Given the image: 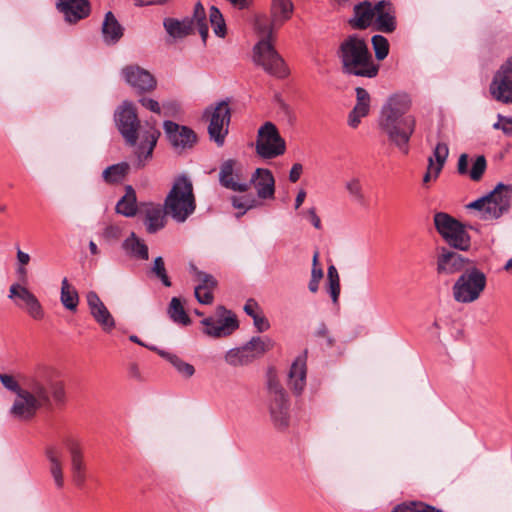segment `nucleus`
<instances>
[{
  "label": "nucleus",
  "instance_id": "obj_27",
  "mask_svg": "<svg viewBox=\"0 0 512 512\" xmlns=\"http://www.w3.org/2000/svg\"><path fill=\"white\" fill-rule=\"evenodd\" d=\"M306 351L292 363L288 373V386L296 394L302 393L306 386Z\"/></svg>",
  "mask_w": 512,
  "mask_h": 512
},
{
  "label": "nucleus",
  "instance_id": "obj_31",
  "mask_svg": "<svg viewBox=\"0 0 512 512\" xmlns=\"http://www.w3.org/2000/svg\"><path fill=\"white\" fill-rule=\"evenodd\" d=\"M200 284L195 287V297L199 303L209 305L213 302V290L217 285L216 279L207 273L198 272Z\"/></svg>",
  "mask_w": 512,
  "mask_h": 512
},
{
  "label": "nucleus",
  "instance_id": "obj_59",
  "mask_svg": "<svg viewBox=\"0 0 512 512\" xmlns=\"http://www.w3.org/2000/svg\"><path fill=\"white\" fill-rule=\"evenodd\" d=\"M303 166L300 163H295L289 173V180L292 183H296L302 174Z\"/></svg>",
  "mask_w": 512,
  "mask_h": 512
},
{
  "label": "nucleus",
  "instance_id": "obj_26",
  "mask_svg": "<svg viewBox=\"0 0 512 512\" xmlns=\"http://www.w3.org/2000/svg\"><path fill=\"white\" fill-rule=\"evenodd\" d=\"M250 183L254 184L260 199H273L275 195V179L272 172L266 168H257L252 174Z\"/></svg>",
  "mask_w": 512,
  "mask_h": 512
},
{
  "label": "nucleus",
  "instance_id": "obj_44",
  "mask_svg": "<svg viewBox=\"0 0 512 512\" xmlns=\"http://www.w3.org/2000/svg\"><path fill=\"white\" fill-rule=\"evenodd\" d=\"M130 254L140 260L149 259L148 246L134 232H130Z\"/></svg>",
  "mask_w": 512,
  "mask_h": 512
},
{
  "label": "nucleus",
  "instance_id": "obj_48",
  "mask_svg": "<svg viewBox=\"0 0 512 512\" xmlns=\"http://www.w3.org/2000/svg\"><path fill=\"white\" fill-rule=\"evenodd\" d=\"M372 45L377 60L382 61L388 56L389 42L384 36L374 35L372 37Z\"/></svg>",
  "mask_w": 512,
  "mask_h": 512
},
{
  "label": "nucleus",
  "instance_id": "obj_1",
  "mask_svg": "<svg viewBox=\"0 0 512 512\" xmlns=\"http://www.w3.org/2000/svg\"><path fill=\"white\" fill-rule=\"evenodd\" d=\"M51 399L57 404L65 401L64 383L53 366L38 364L25 377L23 388L19 389L10 408V415L19 421L31 420Z\"/></svg>",
  "mask_w": 512,
  "mask_h": 512
},
{
  "label": "nucleus",
  "instance_id": "obj_39",
  "mask_svg": "<svg viewBox=\"0 0 512 512\" xmlns=\"http://www.w3.org/2000/svg\"><path fill=\"white\" fill-rule=\"evenodd\" d=\"M190 19H193V27L197 26L202 41L205 43L208 37L209 30L208 25L206 23V11L204 6L200 2H197L195 4L193 16Z\"/></svg>",
  "mask_w": 512,
  "mask_h": 512
},
{
  "label": "nucleus",
  "instance_id": "obj_55",
  "mask_svg": "<svg viewBox=\"0 0 512 512\" xmlns=\"http://www.w3.org/2000/svg\"><path fill=\"white\" fill-rule=\"evenodd\" d=\"M253 323L259 332H265L270 328L269 321L261 314H258L253 318Z\"/></svg>",
  "mask_w": 512,
  "mask_h": 512
},
{
  "label": "nucleus",
  "instance_id": "obj_63",
  "mask_svg": "<svg viewBox=\"0 0 512 512\" xmlns=\"http://www.w3.org/2000/svg\"><path fill=\"white\" fill-rule=\"evenodd\" d=\"M370 110V105L366 103H359L357 102L352 111L356 114H360L363 116H367Z\"/></svg>",
  "mask_w": 512,
  "mask_h": 512
},
{
  "label": "nucleus",
  "instance_id": "obj_46",
  "mask_svg": "<svg viewBox=\"0 0 512 512\" xmlns=\"http://www.w3.org/2000/svg\"><path fill=\"white\" fill-rule=\"evenodd\" d=\"M328 291L334 303L338 302L340 295V278L334 265H330L327 270Z\"/></svg>",
  "mask_w": 512,
  "mask_h": 512
},
{
  "label": "nucleus",
  "instance_id": "obj_62",
  "mask_svg": "<svg viewBox=\"0 0 512 512\" xmlns=\"http://www.w3.org/2000/svg\"><path fill=\"white\" fill-rule=\"evenodd\" d=\"M363 115L356 114L354 111H351L348 116V124L352 128H357L363 118Z\"/></svg>",
  "mask_w": 512,
  "mask_h": 512
},
{
  "label": "nucleus",
  "instance_id": "obj_54",
  "mask_svg": "<svg viewBox=\"0 0 512 512\" xmlns=\"http://www.w3.org/2000/svg\"><path fill=\"white\" fill-rule=\"evenodd\" d=\"M139 103L147 110L156 114H161V107L158 101L149 97H141L139 99Z\"/></svg>",
  "mask_w": 512,
  "mask_h": 512
},
{
  "label": "nucleus",
  "instance_id": "obj_15",
  "mask_svg": "<svg viewBox=\"0 0 512 512\" xmlns=\"http://www.w3.org/2000/svg\"><path fill=\"white\" fill-rule=\"evenodd\" d=\"M268 391L271 420L277 429L283 430L288 427L290 419L287 394L275 378L269 379Z\"/></svg>",
  "mask_w": 512,
  "mask_h": 512
},
{
  "label": "nucleus",
  "instance_id": "obj_37",
  "mask_svg": "<svg viewBox=\"0 0 512 512\" xmlns=\"http://www.w3.org/2000/svg\"><path fill=\"white\" fill-rule=\"evenodd\" d=\"M127 174H128V164L126 162H122V163L107 167L103 171L102 176L106 183L118 184L125 179Z\"/></svg>",
  "mask_w": 512,
  "mask_h": 512
},
{
  "label": "nucleus",
  "instance_id": "obj_6",
  "mask_svg": "<svg viewBox=\"0 0 512 512\" xmlns=\"http://www.w3.org/2000/svg\"><path fill=\"white\" fill-rule=\"evenodd\" d=\"M163 205L165 213L178 223L185 222L195 212L193 184L187 176L180 175L174 179Z\"/></svg>",
  "mask_w": 512,
  "mask_h": 512
},
{
  "label": "nucleus",
  "instance_id": "obj_36",
  "mask_svg": "<svg viewBox=\"0 0 512 512\" xmlns=\"http://www.w3.org/2000/svg\"><path fill=\"white\" fill-rule=\"evenodd\" d=\"M448 154L449 149L447 144L444 142H439L433 150V155L428 158V163L432 168H434V179H437L440 172L442 171Z\"/></svg>",
  "mask_w": 512,
  "mask_h": 512
},
{
  "label": "nucleus",
  "instance_id": "obj_64",
  "mask_svg": "<svg viewBox=\"0 0 512 512\" xmlns=\"http://www.w3.org/2000/svg\"><path fill=\"white\" fill-rule=\"evenodd\" d=\"M17 261L20 265L25 266L30 262V255L20 249L17 250Z\"/></svg>",
  "mask_w": 512,
  "mask_h": 512
},
{
  "label": "nucleus",
  "instance_id": "obj_13",
  "mask_svg": "<svg viewBox=\"0 0 512 512\" xmlns=\"http://www.w3.org/2000/svg\"><path fill=\"white\" fill-rule=\"evenodd\" d=\"M255 150L263 159H273L286 151L285 140L272 122H265L258 130Z\"/></svg>",
  "mask_w": 512,
  "mask_h": 512
},
{
  "label": "nucleus",
  "instance_id": "obj_33",
  "mask_svg": "<svg viewBox=\"0 0 512 512\" xmlns=\"http://www.w3.org/2000/svg\"><path fill=\"white\" fill-rule=\"evenodd\" d=\"M163 26L168 33L174 39H182L186 36L193 33V19L189 17L184 18L183 20H178L175 18H165L163 21Z\"/></svg>",
  "mask_w": 512,
  "mask_h": 512
},
{
  "label": "nucleus",
  "instance_id": "obj_28",
  "mask_svg": "<svg viewBox=\"0 0 512 512\" xmlns=\"http://www.w3.org/2000/svg\"><path fill=\"white\" fill-rule=\"evenodd\" d=\"M235 163L236 162L234 160L228 159L221 164L219 182L223 187L232 191L246 192L250 187V183H240L236 180L233 173Z\"/></svg>",
  "mask_w": 512,
  "mask_h": 512
},
{
  "label": "nucleus",
  "instance_id": "obj_16",
  "mask_svg": "<svg viewBox=\"0 0 512 512\" xmlns=\"http://www.w3.org/2000/svg\"><path fill=\"white\" fill-rule=\"evenodd\" d=\"M494 100L502 104H512V56L503 62L494 73L489 85Z\"/></svg>",
  "mask_w": 512,
  "mask_h": 512
},
{
  "label": "nucleus",
  "instance_id": "obj_35",
  "mask_svg": "<svg viewBox=\"0 0 512 512\" xmlns=\"http://www.w3.org/2000/svg\"><path fill=\"white\" fill-rule=\"evenodd\" d=\"M153 350L157 351V353L165 358L168 362H170L173 367L184 377L190 378L195 373V368L193 365L184 362L177 354H173L171 352H167L164 350L152 348Z\"/></svg>",
  "mask_w": 512,
  "mask_h": 512
},
{
  "label": "nucleus",
  "instance_id": "obj_12",
  "mask_svg": "<svg viewBox=\"0 0 512 512\" xmlns=\"http://www.w3.org/2000/svg\"><path fill=\"white\" fill-rule=\"evenodd\" d=\"M273 341L268 337H252L245 345L230 349L225 354V361L231 366H243L260 358L272 349Z\"/></svg>",
  "mask_w": 512,
  "mask_h": 512
},
{
  "label": "nucleus",
  "instance_id": "obj_18",
  "mask_svg": "<svg viewBox=\"0 0 512 512\" xmlns=\"http://www.w3.org/2000/svg\"><path fill=\"white\" fill-rule=\"evenodd\" d=\"M10 299L15 300V304L25 310L27 314L34 320H42L44 318V309L37 297L25 286L14 283L9 288Z\"/></svg>",
  "mask_w": 512,
  "mask_h": 512
},
{
  "label": "nucleus",
  "instance_id": "obj_22",
  "mask_svg": "<svg viewBox=\"0 0 512 512\" xmlns=\"http://www.w3.org/2000/svg\"><path fill=\"white\" fill-rule=\"evenodd\" d=\"M90 314L105 333L115 328V320L96 292L90 291L86 295Z\"/></svg>",
  "mask_w": 512,
  "mask_h": 512
},
{
  "label": "nucleus",
  "instance_id": "obj_5",
  "mask_svg": "<svg viewBox=\"0 0 512 512\" xmlns=\"http://www.w3.org/2000/svg\"><path fill=\"white\" fill-rule=\"evenodd\" d=\"M337 54L345 74L366 78L378 74L379 65L374 63L366 41L358 35L348 36L340 44Z\"/></svg>",
  "mask_w": 512,
  "mask_h": 512
},
{
  "label": "nucleus",
  "instance_id": "obj_47",
  "mask_svg": "<svg viewBox=\"0 0 512 512\" xmlns=\"http://www.w3.org/2000/svg\"><path fill=\"white\" fill-rule=\"evenodd\" d=\"M209 19H210L211 25L213 27L214 33L218 37H221V38L225 37L226 23H225L222 13L220 12V10L217 7L212 6L210 8Z\"/></svg>",
  "mask_w": 512,
  "mask_h": 512
},
{
  "label": "nucleus",
  "instance_id": "obj_4",
  "mask_svg": "<svg viewBox=\"0 0 512 512\" xmlns=\"http://www.w3.org/2000/svg\"><path fill=\"white\" fill-rule=\"evenodd\" d=\"M255 29L262 36L261 40L254 47L255 63L272 76L277 78L287 77L289 69L273 45L275 30L279 29V27H276L271 19L268 21L265 15H260L255 19Z\"/></svg>",
  "mask_w": 512,
  "mask_h": 512
},
{
  "label": "nucleus",
  "instance_id": "obj_41",
  "mask_svg": "<svg viewBox=\"0 0 512 512\" xmlns=\"http://www.w3.org/2000/svg\"><path fill=\"white\" fill-rule=\"evenodd\" d=\"M345 188L350 197L358 204L365 205L366 198L363 191L361 181L357 177H353L346 181Z\"/></svg>",
  "mask_w": 512,
  "mask_h": 512
},
{
  "label": "nucleus",
  "instance_id": "obj_14",
  "mask_svg": "<svg viewBox=\"0 0 512 512\" xmlns=\"http://www.w3.org/2000/svg\"><path fill=\"white\" fill-rule=\"evenodd\" d=\"M62 443L69 454V468L73 484L83 488L87 480V464L85 461L84 447L80 438L67 435Z\"/></svg>",
  "mask_w": 512,
  "mask_h": 512
},
{
  "label": "nucleus",
  "instance_id": "obj_34",
  "mask_svg": "<svg viewBox=\"0 0 512 512\" xmlns=\"http://www.w3.org/2000/svg\"><path fill=\"white\" fill-rule=\"evenodd\" d=\"M60 300L62 305L69 311H76L79 304V295L74 286H72L67 278H63L61 282Z\"/></svg>",
  "mask_w": 512,
  "mask_h": 512
},
{
  "label": "nucleus",
  "instance_id": "obj_3",
  "mask_svg": "<svg viewBox=\"0 0 512 512\" xmlns=\"http://www.w3.org/2000/svg\"><path fill=\"white\" fill-rule=\"evenodd\" d=\"M159 137L155 123L142 124L130 103V169H143L152 161Z\"/></svg>",
  "mask_w": 512,
  "mask_h": 512
},
{
  "label": "nucleus",
  "instance_id": "obj_21",
  "mask_svg": "<svg viewBox=\"0 0 512 512\" xmlns=\"http://www.w3.org/2000/svg\"><path fill=\"white\" fill-rule=\"evenodd\" d=\"M56 8L69 24H76L91 13L88 0H56Z\"/></svg>",
  "mask_w": 512,
  "mask_h": 512
},
{
  "label": "nucleus",
  "instance_id": "obj_49",
  "mask_svg": "<svg viewBox=\"0 0 512 512\" xmlns=\"http://www.w3.org/2000/svg\"><path fill=\"white\" fill-rule=\"evenodd\" d=\"M486 167H487V162H486L485 156H483V155L477 156L475 161L472 164L471 169L468 172L471 180L480 181L483 177Z\"/></svg>",
  "mask_w": 512,
  "mask_h": 512
},
{
  "label": "nucleus",
  "instance_id": "obj_24",
  "mask_svg": "<svg viewBox=\"0 0 512 512\" xmlns=\"http://www.w3.org/2000/svg\"><path fill=\"white\" fill-rule=\"evenodd\" d=\"M376 17L375 28L383 33H392L396 29L395 9L387 0L378 1L375 4Z\"/></svg>",
  "mask_w": 512,
  "mask_h": 512
},
{
  "label": "nucleus",
  "instance_id": "obj_9",
  "mask_svg": "<svg viewBox=\"0 0 512 512\" xmlns=\"http://www.w3.org/2000/svg\"><path fill=\"white\" fill-rule=\"evenodd\" d=\"M434 225L442 238L454 249L466 251L470 247L471 239L465 226L454 217L445 212L434 215Z\"/></svg>",
  "mask_w": 512,
  "mask_h": 512
},
{
  "label": "nucleus",
  "instance_id": "obj_19",
  "mask_svg": "<svg viewBox=\"0 0 512 512\" xmlns=\"http://www.w3.org/2000/svg\"><path fill=\"white\" fill-rule=\"evenodd\" d=\"M217 315L224 318L215 320L212 317H208L202 320V324L205 326L204 332L207 335L217 338L225 337L232 334L239 327L236 316L226 310L225 307L219 306L217 308Z\"/></svg>",
  "mask_w": 512,
  "mask_h": 512
},
{
  "label": "nucleus",
  "instance_id": "obj_43",
  "mask_svg": "<svg viewBox=\"0 0 512 512\" xmlns=\"http://www.w3.org/2000/svg\"><path fill=\"white\" fill-rule=\"evenodd\" d=\"M391 512H443L421 501L404 502L397 505Z\"/></svg>",
  "mask_w": 512,
  "mask_h": 512
},
{
  "label": "nucleus",
  "instance_id": "obj_23",
  "mask_svg": "<svg viewBox=\"0 0 512 512\" xmlns=\"http://www.w3.org/2000/svg\"><path fill=\"white\" fill-rule=\"evenodd\" d=\"M48 461V470L53 479L55 487L62 489L65 485L63 451L56 444H49L44 450Z\"/></svg>",
  "mask_w": 512,
  "mask_h": 512
},
{
  "label": "nucleus",
  "instance_id": "obj_56",
  "mask_svg": "<svg viewBox=\"0 0 512 512\" xmlns=\"http://www.w3.org/2000/svg\"><path fill=\"white\" fill-rule=\"evenodd\" d=\"M259 310V305L254 299H248L244 305V311L247 315L254 318L257 316Z\"/></svg>",
  "mask_w": 512,
  "mask_h": 512
},
{
  "label": "nucleus",
  "instance_id": "obj_25",
  "mask_svg": "<svg viewBox=\"0 0 512 512\" xmlns=\"http://www.w3.org/2000/svg\"><path fill=\"white\" fill-rule=\"evenodd\" d=\"M130 86L138 94L150 93L156 89L157 80L150 71L139 65H130Z\"/></svg>",
  "mask_w": 512,
  "mask_h": 512
},
{
  "label": "nucleus",
  "instance_id": "obj_50",
  "mask_svg": "<svg viewBox=\"0 0 512 512\" xmlns=\"http://www.w3.org/2000/svg\"><path fill=\"white\" fill-rule=\"evenodd\" d=\"M494 129L502 130L505 135H512V117L498 115V121L493 124Z\"/></svg>",
  "mask_w": 512,
  "mask_h": 512
},
{
  "label": "nucleus",
  "instance_id": "obj_42",
  "mask_svg": "<svg viewBox=\"0 0 512 512\" xmlns=\"http://www.w3.org/2000/svg\"><path fill=\"white\" fill-rule=\"evenodd\" d=\"M149 273L151 276L160 280L165 287H171L172 282L167 274L164 259L161 256L154 259Z\"/></svg>",
  "mask_w": 512,
  "mask_h": 512
},
{
  "label": "nucleus",
  "instance_id": "obj_45",
  "mask_svg": "<svg viewBox=\"0 0 512 512\" xmlns=\"http://www.w3.org/2000/svg\"><path fill=\"white\" fill-rule=\"evenodd\" d=\"M115 122L123 138L128 141V101H123L116 110Z\"/></svg>",
  "mask_w": 512,
  "mask_h": 512
},
{
  "label": "nucleus",
  "instance_id": "obj_8",
  "mask_svg": "<svg viewBox=\"0 0 512 512\" xmlns=\"http://www.w3.org/2000/svg\"><path fill=\"white\" fill-rule=\"evenodd\" d=\"M487 285V277L475 265L469 266L452 286V295L456 302L473 303L478 300Z\"/></svg>",
  "mask_w": 512,
  "mask_h": 512
},
{
  "label": "nucleus",
  "instance_id": "obj_51",
  "mask_svg": "<svg viewBox=\"0 0 512 512\" xmlns=\"http://www.w3.org/2000/svg\"><path fill=\"white\" fill-rule=\"evenodd\" d=\"M323 277V271L321 268L313 267L311 272V279L308 284V288L312 293H316L319 288L320 280Z\"/></svg>",
  "mask_w": 512,
  "mask_h": 512
},
{
  "label": "nucleus",
  "instance_id": "obj_58",
  "mask_svg": "<svg viewBox=\"0 0 512 512\" xmlns=\"http://www.w3.org/2000/svg\"><path fill=\"white\" fill-rule=\"evenodd\" d=\"M306 215H307L308 220L312 223V225L316 229H321V227H322L321 220H320L319 216L317 215L316 209L314 207L308 209L306 212Z\"/></svg>",
  "mask_w": 512,
  "mask_h": 512
},
{
  "label": "nucleus",
  "instance_id": "obj_30",
  "mask_svg": "<svg viewBox=\"0 0 512 512\" xmlns=\"http://www.w3.org/2000/svg\"><path fill=\"white\" fill-rule=\"evenodd\" d=\"M294 12L292 0H271L270 19L276 27H282L289 21Z\"/></svg>",
  "mask_w": 512,
  "mask_h": 512
},
{
  "label": "nucleus",
  "instance_id": "obj_40",
  "mask_svg": "<svg viewBox=\"0 0 512 512\" xmlns=\"http://www.w3.org/2000/svg\"><path fill=\"white\" fill-rule=\"evenodd\" d=\"M231 202L234 208L242 209L236 214L237 218L243 216L248 210L258 207L261 203L253 195L233 196Z\"/></svg>",
  "mask_w": 512,
  "mask_h": 512
},
{
  "label": "nucleus",
  "instance_id": "obj_60",
  "mask_svg": "<svg viewBox=\"0 0 512 512\" xmlns=\"http://www.w3.org/2000/svg\"><path fill=\"white\" fill-rule=\"evenodd\" d=\"M457 170H458V173L459 174H468L469 170H468V155L467 154H461L459 159H458V164H457Z\"/></svg>",
  "mask_w": 512,
  "mask_h": 512
},
{
  "label": "nucleus",
  "instance_id": "obj_38",
  "mask_svg": "<svg viewBox=\"0 0 512 512\" xmlns=\"http://www.w3.org/2000/svg\"><path fill=\"white\" fill-rule=\"evenodd\" d=\"M170 318L177 324L188 325L191 320L186 313L181 301L177 297H173L168 307Z\"/></svg>",
  "mask_w": 512,
  "mask_h": 512
},
{
  "label": "nucleus",
  "instance_id": "obj_2",
  "mask_svg": "<svg viewBox=\"0 0 512 512\" xmlns=\"http://www.w3.org/2000/svg\"><path fill=\"white\" fill-rule=\"evenodd\" d=\"M412 106L406 93H395L381 107L378 125L389 142L403 154L409 152V142L416 128V118L408 114Z\"/></svg>",
  "mask_w": 512,
  "mask_h": 512
},
{
  "label": "nucleus",
  "instance_id": "obj_11",
  "mask_svg": "<svg viewBox=\"0 0 512 512\" xmlns=\"http://www.w3.org/2000/svg\"><path fill=\"white\" fill-rule=\"evenodd\" d=\"M166 215L164 205L152 202L138 203L136 192L130 185V217L141 218L148 233L153 234L164 228Z\"/></svg>",
  "mask_w": 512,
  "mask_h": 512
},
{
  "label": "nucleus",
  "instance_id": "obj_32",
  "mask_svg": "<svg viewBox=\"0 0 512 512\" xmlns=\"http://www.w3.org/2000/svg\"><path fill=\"white\" fill-rule=\"evenodd\" d=\"M376 17L375 5L365 1L354 7V18L350 21L354 28H368Z\"/></svg>",
  "mask_w": 512,
  "mask_h": 512
},
{
  "label": "nucleus",
  "instance_id": "obj_53",
  "mask_svg": "<svg viewBox=\"0 0 512 512\" xmlns=\"http://www.w3.org/2000/svg\"><path fill=\"white\" fill-rule=\"evenodd\" d=\"M124 227L112 224L105 229L104 237L107 240H118L123 234Z\"/></svg>",
  "mask_w": 512,
  "mask_h": 512
},
{
  "label": "nucleus",
  "instance_id": "obj_61",
  "mask_svg": "<svg viewBox=\"0 0 512 512\" xmlns=\"http://www.w3.org/2000/svg\"><path fill=\"white\" fill-rule=\"evenodd\" d=\"M355 91L357 102L370 105V95L364 88L357 87Z\"/></svg>",
  "mask_w": 512,
  "mask_h": 512
},
{
  "label": "nucleus",
  "instance_id": "obj_20",
  "mask_svg": "<svg viewBox=\"0 0 512 512\" xmlns=\"http://www.w3.org/2000/svg\"><path fill=\"white\" fill-rule=\"evenodd\" d=\"M164 131L175 149L184 150L193 147L197 141L195 132L187 126H180L173 121H165Z\"/></svg>",
  "mask_w": 512,
  "mask_h": 512
},
{
  "label": "nucleus",
  "instance_id": "obj_57",
  "mask_svg": "<svg viewBox=\"0 0 512 512\" xmlns=\"http://www.w3.org/2000/svg\"><path fill=\"white\" fill-rule=\"evenodd\" d=\"M116 212L123 216H128V190L117 203Z\"/></svg>",
  "mask_w": 512,
  "mask_h": 512
},
{
  "label": "nucleus",
  "instance_id": "obj_52",
  "mask_svg": "<svg viewBox=\"0 0 512 512\" xmlns=\"http://www.w3.org/2000/svg\"><path fill=\"white\" fill-rule=\"evenodd\" d=\"M0 381L5 388L16 392V394H18L19 389L23 388V385L20 386L12 376L7 374H0Z\"/></svg>",
  "mask_w": 512,
  "mask_h": 512
},
{
  "label": "nucleus",
  "instance_id": "obj_7",
  "mask_svg": "<svg viewBox=\"0 0 512 512\" xmlns=\"http://www.w3.org/2000/svg\"><path fill=\"white\" fill-rule=\"evenodd\" d=\"M511 198L512 186L499 183L490 193L469 203L467 208L476 210L484 221L494 220L509 211Z\"/></svg>",
  "mask_w": 512,
  "mask_h": 512
},
{
  "label": "nucleus",
  "instance_id": "obj_29",
  "mask_svg": "<svg viewBox=\"0 0 512 512\" xmlns=\"http://www.w3.org/2000/svg\"><path fill=\"white\" fill-rule=\"evenodd\" d=\"M102 39L106 45L116 44L124 34V28L120 25L112 12L105 14L102 27Z\"/></svg>",
  "mask_w": 512,
  "mask_h": 512
},
{
  "label": "nucleus",
  "instance_id": "obj_17",
  "mask_svg": "<svg viewBox=\"0 0 512 512\" xmlns=\"http://www.w3.org/2000/svg\"><path fill=\"white\" fill-rule=\"evenodd\" d=\"M473 262L460 253L446 247H439L436 256V272L439 276L463 273Z\"/></svg>",
  "mask_w": 512,
  "mask_h": 512
},
{
  "label": "nucleus",
  "instance_id": "obj_10",
  "mask_svg": "<svg viewBox=\"0 0 512 512\" xmlns=\"http://www.w3.org/2000/svg\"><path fill=\"white\" fill-rule=\"evenodd\" d=\"M203 117L208 121V134L211 141L222 147L229 132L231 109L226 100L205 109Z\"/></svg>",
  "mask_w": 512,
  "mask_h": 512
}]
</instances>
